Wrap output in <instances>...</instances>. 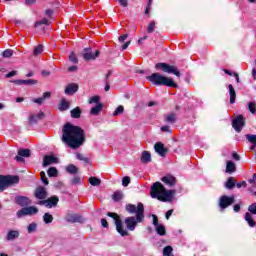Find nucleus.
Instances as JSON below:
<instances>
[{
    "label": "nucleus",
    "mask_w": 256,
    "mask_h": 256,
    "mask_svg": "<svg viewBox=\"0 0 256 256\" xmlns=\"http://www.w3.org/2000/svg\"><path fill=\"white\" fill-rule=\"evenodd\" d=\"M69 61H71V63H74L75 65L79 63V60L77 59V55H75L74 52H71V54L69 55Z\"/></svg>",
    "instance_id": "nucleus-46"
},
{
    "label": "nucleus",
    "mask_w": 256,
    "mask_h": 256,
    "mask_svg": "<svg viewBox=\"0 0 256 256\" xmlns=\"http://www.w3.org/2000/svg\"><path fill=\"white\" fill-rule=\"evenodd\" d=\"M175 190H167L161 182H155L150 188V195L152 199H158L163 203L173 201L175 197Z\"/></svg>",
    "instance_id": "nucleus-3"
},
{
    "label": "nucleus",
    "mask_w": 256,
    "mask_h": 256,
    "mask_svg": "<svg viewBox=\"0 0 256 256\" xmlns=\"http://www.w3.org/2000/svg\"><path fill=\"white\" fill-rule=\"evenodd\" d=\"M43 53V45L39 44L34 48L33 55L37 57V55H41Z\"/></svg>",
    "instance_id": "nucleus-38"
},
{
    "label": "nucleus",
    "mask_w": 256,
    "mask_h": 256,
    "mask_svg": "<svg viewBox=\"0 0 256 256\" xmlns=\"http://www.w3.org/2000/svg\"><path fill=\"white\" fill-rule=\"evenodd\" d=\"M45 117V114L43 112H39L38 114H31L29 117V123L30 125H35L38 121H41Z\"/></svg>",
    "instance_id": "nucleus-18"
},
{
    "label": "nucleus",
    "mask_w": 256,
    "mask_h": 256,
    "mask_svg": "<svg viewBox=\"0 0 256 256\" xmlns=\"http://www.w3.org/2000/svg\"><path fill=\"white\" fill-rule=\"evenodd\" d=\"M10 83H14V85H37V80H12Z\"/></svg>",
    "instance_id": "nucleus-20"
},
{
    "label": "nucleus",
    "mask_w": 256,
    "mask_h": 256,
    "mask_svg": "<svg viewBox=\"0 0 256 256\" xmlns=\"http://www.w3.org/2000/svg\"><path fill=\"white\" fill-rule=\"evenodd\" d=\"M160 129L163 133H171L169 126H162Z\"/></svg>",
    "instance_id": "nucleus-61"
},
{
    "label": "nucleus",
    "mask_w": 256,
    "mask_h": 256,
    "mask_svg": "<svg viewBox=\"0 0 256 256\" xmlns=\"http://www.w3.org/2000/svg\"><path fill=\"white\" fill-rule=\"evenodd\" d=\"M235 171H237V167L235 166V163L229 160L226 164V173H235Z\"/></svg>",
    "instance_id": "nucleus-27"
},
{
    "label": "nucleus",
    "mask_w": 256,
    "mask_h": 256,
    "mask_svg": "<svg viewBox=\"0 0 256 256\" xmlns=\"http://www.w3.org/2000/svg\"><path fill=\"white\" fill-rule=\"evenodd\" d=\"M236 187H237L238 189H241V187H247V182H246V181L238 182V183L236 184Z\"/></svg>",
    "instance_id": "nucleus-60"
},
{
    "label": "nucleus",
    "mask_w": 256,
    "mask_h": 256,
    "mask_svg": "<svg viewBox=\"0 0 256 256\" xmlns=\"http://www.w3.org/2000/svg\"><path fill=\"white\" fill-rule=\"evenodd\" d=\"M248 183L252 185L251 189H256V173L253 174L252 178L248 179Z\"/></svg>",
    "instance_id": "nucleus-43"
},
{
    "label": "nucleus",
    "mask_w": 256,
    "mask_h": 256,
    "mask_svg": "<svg viewBox=\"0 0 256 256\" xmlns=\"http://www.w3.org/2000/svg\"><path fill=\"white\" fill-rule=\"evenodd\" d=\"M225 187L226 189H229V190L233 189V187H235V178L233 177L228 178L225 184Z\"/></svg>",
    "instance_id": "nucleus-34"
},
{
    "label": "nucleus",
    "mask_w": 256,
    "mask_h": 256,
    "mask_svg": "<svg viewBox=\"0 0 256 256\" xmlns=\"http://www.w3.org/2000/svg\"><path fill=\"white\" fill-rule=\"evenodd\" d=\"M47 173H48V175H49L50 177H57V175H58L59 172L57 171V168H55V167H50V168L48 169Z\"/></svg>",
    "instance_id": "nucleus-40"
},
{
    "label": "nucleus",
    "mask_w": 256,
    "mask_h": 256,
    "mask_svg": "<svg viewBox=\"0 0 256 256\" xmlns=\"http://www.w3.org/2000/svg\"><path fill=\"white\" fill-rule=\"evenodd\" d=\"M27 231L28 233H35V231H37V223L33 222L29 224Z\"/></svg>",
    "instance_id": "nucleus-44"
},
{
    "label": "nucleus",
    "mask_w": 256,
    "mask_h": 256,
    "mask_svg": "<svg viewBox=\"0 0 256 256\" xmlns=\"http://www.w3.org/2000/svg\"><path fill=\"white\" fill-rule=\"evenodd\" d=\"M244 219L248 223L249 227H255L256 226V222H255V220H253V216L251 215V213L247 212L245 214Z\"/></svg>",
    "instance_id": "nucleus-28"
},
{
    "label": "nucleus",
    "mask_w": 256,
    "mask_h": 256,
    "mask_svg": "<svg viewBox=\"0 0 256 256\" xmlns=\"http://www.w3.org/2000/svg\"><path fill=\"white\" fill-rule=\"evenodd\" d=\"M51 97V92H45L43 97L33 99V103H37V105H43L45 99H49Z\"/></svg>",
    "instance_id": "nucleus-23"
},
{
    "label": "nucleus",
    "mask_w": 256,
    "mask_h": 256,
    "mask_svg": "<svg viewBox=\"0 0 256 256\" xmlns=\"http://www.w3.org/2000/svg\"><path fill=\"white\" fill-rule=\"evenodd\" d=\"M129 183H131V178L129 176H125L122 178L123 187H129Z\"/></svg>",
    "instance_id": "nucleus-50"
},
{
    "label": "nucleus",
    "mask_w": 256,
    "mask_h": 256,
    "mask_svg": "<svg viewBox=\"0 0 256 256\" xmlns=\"http://www.w3.org/2000/svg\"><path fill=\"white\" fill-rule=\"evenodd\" d=\"M152 219H153L154 227H158L159 226V218H157V215L153 214Z\"/></svg>",
    "instance_id": "nucleus-56"
},
{
    "label": "nucleus",
    "mask_w": 256,
    "mask_h": 256,
    "mask_svg": "<svg viewBox=\"0 0 256 256\" xmlns=\"http://www.w3.org/2000/svg\"><path fill=\"white\" fill-rule=\"evenodd\" d=\"M85 53L83 54V57L85 59V61H91L93 59H97V57H99V50H97L95 52V54H93V52H91L90 48H86L84 49Z\"/></svg>",
    "instance_id": "nucleus-14"
},
{
    "label": "nucleus",
    "mask_w": 256,
    "mask_h": 256,
    "mask_svg": "<svg viewBox=\"0 0 256 256\" xmlns=\"http://www.w3.org/2000/svg\"><path fill=\"white\" fill-rule=\"evenodd\" d=\"M71 184L72 185H81V177L75 176L74 178H72Z\"/></svg>",
    "instance_id": "nucleus-52"
},
{
    "label": "nucleus",
    "mask_w": 256,
    "mask_h": 256,
    "mask_svg": "<svg viewBox=\"0 0 256 256\" xmlns=\"http://www.w3.org/2000/svg\"><path fill=\"white\" fill-rule=\"evenodd\" d=\"M66 171L67 173H70V175H77L79 173V168H77V166H75L74 164H69L66 167Z\"/></svg>",
    "instance_id": "nucleus-29"
},
{
    "label": "nucleus",
    "mask_w": 256,
    "mask_h": 256,
    "mask_svg": "<svg viewBox=\"0 0 256 256\" xmlns=\"http://www.w3.org/2000/svg\"><path fill=\"white\" fill-rule=\"evenodd\" d=\"M76 159L79 161H84V163H89V158L85 157V155L81 153L76 154Z\"/></svg>",
    "instance_id": "nucleus-47"
},
{
    "label": "nucleus",
    "mask_w": 256,
    "mask_h": 256,
    "mask_svg": "<svg viewBox=\"0 0 256 256\" xmlns=\"http://www.w3.org/2000/svg\"><path fill=\"white\" fill-rule=\"evenodd\" d=\"M39 213V209L35 206H29V207H24L20 210L17 211L16 215L18 219H21V217H25L27 215L32 216V215H37Z\"/></svg>",
    "instance_id": "nucleus-8"
},
{
    "label": "nucleus",
    "mask_w": 256,
    "mask_h": 256,
    "mask_svg": "<svg viewBox=\"0 0 256 256\" xmlns=\"http://www.w3.org/2000/svg\"><path fill=\"white\" fill-rule=\"evenodd\" d=\"M17 75V70H13L5 75L6 79H11V77H15Z\"/></svg>",
    "instance_id": "nucleus-58"
},
{
    "label": "nucleus",
    "mask_w": 256,
    "mask_h": 256,
    "mask_svg": "<svg viewBox=\"0 0 256 256\" xmlns=\"http://www.w3.org/2000/svg\"><path fill=\"white\" fill-rule=\"evenodd\" d=\"M229 93H230V103H235V99H237V93L235 92V88H233V85H228Z\"/></svg>",
    "instance_id": "nucleus-25"
},
{
    "label": "nucleus",
    "mask_w": 256,
    "mask_h": 256,
    "mask_svg": "<svg viewBox=\"0 0 256 256\" xmlns=\"http://www.w3.org/2000/svg\"><path fill=\"white\" fill-rule=\"evenodd\" d=\"M164 121L166 123H170L171 125H173V123H176L177 121V115L175 113L167 114L164 117Z\"/></svg>",
    "instance_id": "nucleus-24"
},
{
    "label": "nucleus",
    "mask_w": 256,
    "mask_h": 256,
    "mask_svg": "<svg viewBox=\"0 0 256 256\" xmlns=\"http://www.w3.org/2000/svg\"><path fill=\"white\" fill-rule=\"evenodd\" d=\"M146 79L147 81H150V83H153V85H164L165 87L177 88V83H175L173 79L165 77L159 73H153L152 75L147 76Z\"/></svg>",
    "instance_id": "nucleus-4"
},
{
    "label": "nucleus",
    "mask_w": 256,
    "mask_h": 256,
    "mask_svg": "<svg viewBox=\"0 0 256 256\" xmlns=\"http://www.w3.org/2000/svg\"><path fill=\"white\" fill-rule=\"evenodd\" d=\"M161 181L165 183V185H169V187H173V185L177 183V179L173 175H166L162 177Z\"/></svg>",
    "instance_id": "nucleus-19"
},
{
    "label": "nucleus",
    "mask_w": 256,
    "mask_h": 256,
    "mask_svg": "<svg viewBox=\"0 0 256 256\" xmlns=\"http://www.w3.org/2000/svg\"><path fill=\"white\" fill-rule=\"evenodd\" d=\"M88 181L93 187H98V185H101V180L97 177H90Z\"/></svg>",
    "instance_id": "nucleus-33"
},
{
    "label": "nucleus",
    "mask_w": 256,
    "mask_h": 256,
    "mask_svg": "<svg viewBox=\"0 0 256 256\" xmlns=\"http://www.w3.org/2000/svg\"><path fill=\"white\" fill-rule=\"evenodd\" d=\"M77 69H78V67L74 65V66H70L68 68V71H69V73H75V72H77Z\"/></svg>",
    "instance_id": "nucleus-62"
},
{
    "label": "nucleus",
    "mask_w": 256,
    "mask_h": 256,
    "mask_svg": "<svg viewBox=\"0 0 256 256\" xmlns=\"http://www.w3.org/2000/svg\"><path fill=\"white\" fill-rule=\"evenodd\" d=\"M156 233H158V235H166V230H165V226H163V224H159L158 226H156Z\"/></svg>",
    "instance_id": "nucleus-37"
},
{
    "label": "nucleus",
    "mask_w": 256,
    "mask_h": 256,
    "mask_svg": "<svg viewBox=\"0 0 256 256\" xmlns=\"http://www.w3.org/2000/svg\"><path fill=\"white\" fill-rule=\"evenodd\" d=\"M69 107H70V104L67 101V99L62 98L61 101H60V105H59L58 109L60 111H67V109H69Z\"/></svg>",
    "instance_id": "nucleus-31"
},
{
    "label": "nucleus",
    "mask_w": 256,
    "mask_h": 256,
    "mask_svg": "<svg viewBox=\"0 0 256 256\" xmlns=\"http://www.w3.org/2000/svg\"><path fill=\"white\" fill-rule=\"evenodd\" d=\"M18 155L20 157H31V151L29 149H20Z\"/></svg>",
    "instance_id": "nucleus-36"
},
{
    "label": "nucleus",
    "mask_w": 256,
    "mask_h": 256,
    "mask_svg": "<svg viewBox=\"0 0 256 256\" xmlns=\"http://www.w3.org/2000/svg\"><path fill=\"white\" fill-rule=\"evenodd\" d=\"M57 203H59V197L52 196L47 200L39 201L38 205H45V207H48V209H51L52 207H57Z\"/></svg>",
    "instance_id": "nucleus-11"
},
{
    "label": "nucleus",
    "mask_w": 256,
    "mask_h": 256,
    "mask_svg": "<svg viewBox=\"0 0 256 256\" xmlns=\"http://www.w3.org/2000/svg\"><path fill=\"white\" fill-rule=\"evenodd\" d=\"M65 221L67 223H85V218L79 214L68 212L65 216Z\"/></svg>",
    "instance_id": "nucleus-10"
},
{
    "label": "nucleus",
    "mask_w": 256,
    "mask_h": 256,
    "mask_svg": "<svg viewBox=\"0 0 256 256\" xmlns=\"http://www.w3.org/2000/svg\"><path fill=\"white\" fill-rule=\"evenodd\" d=\"M62 133V141L71 149H78L85 143V131L79 126L68 122L63 126Z\"/></svg>",
    "instance_id": "nucleus-1"
},
{
    "label": "nucleus",
    "mask_w": 256,
    "mask_h": 256,
    "mask_svg": "<svg viewBox=\"0 0 256 256\" xmlns=\"http://www.w3.org/2000/svg\"><path fill=\"white\" fill-rule=\"evenodd\" d=\"M123 111H125V108L121 105L118 106L113 113L114 117H117V115H121V113H123Z\"/></svg>",
    "instance_id": "nucleus-49"
},
{
    "label": "nucleus",
    "mask_w": 256,
    "mask_h": 256,
    "mask_svg": "<svg viewBox=\"0 0 256 256\" xmlns=\"http://www.w3.org/2000/svg\"><path fill=\"white\" fill-rule=\"evenodd\" d=\"M39 25H49V20L47 18H43L41 21L35 23V27H38Z\"/></svg>",
    "instance_id": "nucleus-53"
},
{
    "label": "nucleus",
    "mask_w": 256,
    "mask_h": 256,
    "mask_svg": "<svg viewBox=\"0 0 256 256\" xmlns=\"http://www.w3.org/2000/svg\"><path fill=\"white\" fill-rule=\"evenodd\" d=\"M255 68H253V70H252V77H253V79H256V60H255Z\"/></svg>",
    "instance_id": "nucleus-64"
},
{
    "label": "nucleus",
    "mask_w": 256,
    "mask_h": 256,
    "mask_svg": "<svg viewBox=\"0 0 256 256\" xmlns=\"http://www.w3.org/2000/svg\"><path fill=\"white\" fill-rule=\"evenodd\" d=\"M232 126L235 129V131H237V133H241L243 127H245V119L241 115L237 116L233 120Z\"/></svg>",
    "instance_id": "nucleus-12"
},
{
    "label": "nucleus",
    "mask_w": 256,
    "mask_h": 256,
    "mask_svg": "<svg viewBox=\"0 0 256 256\" xmlns=\"http://www.w3.org/2000/svg\"><path fill=\"white\" fill-rule=\"evenodd\" d=\"M73 119H79L81 117V108L76 107L70 111Z\"/></svg>",
    "instance_id": "nucleus-32"
},
{
    "label": "nucleus",
    "mask_w": 256,
    "mask_h": 256,
    "mask_svg": "<svg viewBox=\"0 0 256 256\" xmlns=\"http://www.w3.org/2000/svg\"><path fill=\"white\" fill-rule=\"evenodd\" d=\"M107 216L114 219L116 231L121 235V237H127V235H129V232L123 226V221H121V217H119L117 213L108 212Z\"/></svg>",
    "instance_id": "nucleus-5"
},
{
    "label": "nucleus",
    "mask_w": 256,
    "mask_h": 256,
    "mask_svg": "<svg viewBox=\"0 0 256 256\" xmlns=\"http://www.w3.org/2000/svg\"><path fill=\"white\" fill-rule=\"evenodd\" d=\"M101 225H102V227H104L105 229H109V223L107 222V219L102 218V219H101Z\"/></svg>",
    "instance_id": "nucleus-59"
},
{
    "label": "nucleus",
    "mask_w": 256,
    "mask_h": 256,
    "mask_svg": "<svg viewBox=\"0 0 256 256\" xmlns=\"http://www.w3.org/2000/svg\"><path fill=\"white\" fill-rule=\"evenodd\" d=\"M79 91V85L76 83H70L66 86L64 93L65 95H75Z\"/></svg>",
    "instance_id": "nucleus-15"
},
{
    "label": "nucleus",
    "mask_w": 256,
    "mask_h": 256,
    "mask_svg": "<svg viewBox=\"0 0 256 256\" xmlns=\"http://www.w3.org/2000/svg\"><path fill=\"white\" fill-rule=\"evenodd\" d=\"M112 198L114 201H121V199H123V192H120V191L114 192Z\"/></svg>",
    "instance_id": "nucleus-41"
},
{
    "label": "nucleus",
    "mask_w": 256,
    "mask_h": 256,
    "mask_svg": "<svg viewBox=\"0 0 256 256\" xmlns=\"http://www.w3.org/2000/svg\"><path fill=\"white\" fill-rule=\"evenodd\" d=\"M43 221L44 223H46V225L53 223V215H51L50 213H45L43 215Z\"/></svg>",
    "instance_id": "nucleus-35"
},
{
    "label": "nucleus",
    "mask_w": 256,
    "mask_h": 256,
    "mask_svg": "<svg viewBox=\"0 0 256 256\" xmlns=\"http://www.w3.org/2000/svg\"><path fill=\"white\" fill-rule=\"evenodd\" d=\"M248 109L252 115H255L256 113V103L255 102H249L248 103Z\"/></svg>",
    "instance_id": "nucleus-42"
},
{
    "label": "nucleus",
    "mask_w": 256,
    "mask_h": 256,
    "mask_svg": "<svg viewBox=\"0 0 256 256\" xmlns=\"http://www.w3.org/2000/svg\"><path fill=\"white\" fill-rule=\"evenodd\" d=\"M3 57H5V58L13 57V50H11V49H6V50L3 52Z\"/></svg>",
    "instance_id": "nucleus-54"
},
{
    "label": "nucleus",
    "mask_w": 256,
    "mask_h": 256,
    "mask_svg": "<svg viewBox=\"0 0 256 256\" xmlns=\"http://www.w3.org/2000/svg\"><path fill=\"white\" fill-rule=\"evenodd\" d=\"M15 202L17 205H20V207H28V205H31V199L26 196H16Z\"/></svg>",
    "instance_id": "nucleus-13"
},
{
    "label": "nucleus",
    "mask_w": 256,
    "mask_h": 256,
    "mask_svg": "<svg viewBox=\"0 0 256 256\" xmlns=\"http://www.w3.org/2000/svg\"><path fill=\"white\" fill-rule=\"evenodd\" d=\"M19 183V176H2L0 175V192L5 191L7 187L11 185H17Z\"/></svg>",
    "instance_id": "nucleus-6"
},
{
    "label": "nucleus",
    "mask_w": 256,
    "mask_h": 256,
    "mask_svg": "<svg viewBox=\"0 0 256 256\" xmlns=\"http://www.w3.org/2000/svg\"><path fill=\"white\" fill-rule=\"evenodd\" d=\"M248 211L249 213H251L252 215H256V202L252 203L249 207H248Z\"/></svg>",
    "instance_id": "nucleus-51"
},
{
    "label": "nucleus",
    "mask_w": 256,
    "mask_h": 256,
    "mask_svg": "<svg viewBox=\"0 0 256 256\" xmlns=\"http://www.w3.org/2000/svg\"><path fill=\"white\" fill-rule=\"evenodd\" d=\"M233 203H235V196L223 195L219 198V207L222 210L227 209V207H231Z\"/></svg>",
    "instance_id": "nucleus-9"
},
{
    "label": "nucleus",
    "mask_w": 256,
    "mask_h": 256,
    "mask_svg": "<svg viewBox=\"0 0 256 256\" xmlns=\"http://www.w3.org/2000/svg\"><path fill=\"white\" fill-rule=\"evenodd\" d=\"M40 177H41V181H42V183H44V185H49V180L47 179V175L45 174L44 171L40 172Z\"/></svg>",
    "instance_id": "nucleus-48"
},
{
    "label": "nucleus",
    "mask_w": 256,
    "mask_h": 256,
    "mask_svg": "<svg viewBox=\"0 0 256 256\" xmlns=\"http://www.w3.org/2000/svg\"><path fill=\"white\" fill-rule=\"evenodd\" d=\"M154 149L156 151V153H158V155H160V157H165V155H167V148H165V145H163V143L161 142H157L154 145Z\"/></svg>",
    "instance_id": "nucleus-16"
},
{
    "label": "nucleus",
    "mask_w": 256,
    "mask_h": 256,
    "mask_svg": "<svg viewBox=\"0 0 256 256\" xmlns=\"http://www.w3.org/2000/svg\"><path fill=\"white\" fill-rule=\"evenodd\" d=\"M246 139H247V141H249V143L254 144V147H256V135L255 134H247Z\"/></svg>",
    "instance_id": "nucleus-39"
},
{
    "label": "nucleus",
    "mask_w": 256,
    "mask_h": 256,
    "mask_svg": "<svg viewBox=\"0 0 256 256\" xmlns=\"http://www.w3.org/2000/svg\"><path fill=\"white\" fill-rule=\"evenodd\" d=\"M34 195L36 199H47V190H45L44 187L39 186L36 188Z\"/></svg>",
    "instance_id": "nucleus-17"
},
{
    "label": "nucleus",
    "mask_w": 256,
    "mask_h": 256,
    "mask_svg": "<svg viewBox=\"0 0 256 256\" xmlns=\"http://www.w3.org/2000/svg\"><path fill=\"white\" fill-rule=\"evenodd\" d=\"M148 33H153L155 31V21H152L147 28Z\"/></svg>",
    "instance_id": "nucleus-55"
},
{
    "label": "nucleus",
    "mask_w": 256,
    "mask_h": 256,
    "mask_svg": "<svg viewBox=\"0 0 256 256\" xmlns=\"http://www.w3.org/2000/svg\"><path fill=\"white\" fill-rule=\"evenodd\" d=\"M155 69H160L164 73H172V75H176V77H181V72H179V69H177L176 66H171L167 63H157L155 65Z\"/></svg>",
    "instance_id": "nucleus-7"
},
{
    "label": "nucleus",
    "mask_w": 256,
    "mask_h": 256,
    "mask_svg": "<svg viewBox=\"0 0 256 256\" xmlns=\"http://www.w3.org/2000/svg\"><path fill=\"white\" fill-rule=\"evenodd\" d=\"M118 3H120L122 7H127V5H129V1L127 0H118Z\"/></svg>",
    "instance_id": "nucleus-63"
},
{
    "label": "nucleus",
    "mask_w": 256,
    "mask_h": 256,
    "mask_svg": "<svg viewBox=\"0 0 256 256\" xmlns=\"http://www.w3.org/2000/svg\"><path fill=\"white\" fill-rule=\"evenodd\" d=\"M7 241H15V239H19V231L18 230H10L6 235Z\"/></svg>",
    "instance_id": "nucleus-22"
},
{
    "label": "nucleus",
    "mask_w": 256,
    "mask_h": 256,
    "mask_svg": "<svg viewBox=\"0 0 256 256\" xmlns=\"http://www.w3.org/2000/svg\"><path fill=\"white\" fill-rule=\"evenodd\" d=\"M89 103L90 104L97 103V105H98L99 104V96L91 97L90 100H89Z\"/></svg>",
    "instance_id": "nucleus-57"
},
{
    "label": "nucleus",
    "mask_w": 256,
    "mask_h": 256,
    "mask_svg": "<svg viewBox=\"0 0 256 256\" xmlns=\"http://www.w3.org/2000/svg\"><path fill=\"white\" fill-rule=\"evenodd\" d=\"M53 163H57V157L49 155L44 156L43 167H48V165H53Z\"/></svg>",
    "instance_id": "nucleus-21"
},
{
    "label": "nucleus",
    "mask_w": 256,
    "mask_h": 256,
    "mask_svg": "<svg viewBox=\"0 0 256 256\" xmlns=\"http://www.w3.org/2000/svg\"><path fill=\"white\" fill-rule=\"evenodd\" d=\"M142 163H151V153L149 151H143L141 155Z\"/></svg>",
    "instance_id": "nucleus-30"
},
{
    "label": "nucleus",
    "mask_w": 256,
    "mask_h": 256,
    "mask_svg": "<svg viewBox=\"0 0 256 256\" xmlns=\"http://www.w3.org/2000/svg\"><path fill=\"white\" fill-rule=\"evenodd\" d=\"M171 253H173V247H171V246H166V247L163 249V255H164V256H171Z\"/></svg>",
    "instance_id": "nucleus-45"
},
{
    "label": "nucleus",
    "mask_w": 256,
    "mask_h": 256,
    "mask_svg": "<svg viewBox=\"0 0 256 256\" xmlns=\"http://www.w3.org/2000/svg\"><path fill=\"white\" fill-rule=\"evenodd\" d=\"M125 209L130 215H136V218L131 216L124 220L128 231H135L137 223H143L145 220V206L143 203H138L137 206L135 204H127Z\"/></svg>",
    "instance_id": "nucleus-2"
},
{
    "label": "nucleus",
    "mask_w": 256,
    "mask_h": 256,
    "mask_svg": "<svg viewBox=\"0 0 256 256\" xmlns=\"http://www.w3.org/2000/svg\"><path fill=\"white\" fill-rule=\"evenodd\" d=\"M103 111V104L98 103L96 106L92 107L90 110L91 115H99Z\"/></svg>",
    "instance_id": "nucleus-26"
}]
</instances>
